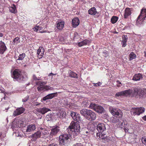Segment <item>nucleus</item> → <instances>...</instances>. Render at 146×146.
I'll use <instances>...</instances> for the list:
<instances>
[{
	"instance_id": "1",
	"label": "nucleus",
	"mask_w": 146,
	"mask_h": 146,
	"mask_svg": "<svg viewBox=\"0 0 146 146\" xmlns=\"http://www.w3.org/2000/svg\"><path fill=\"white\" fill-rule=\"evenodd\" d=\"M78 122L72 121L68 127V131L71 135H77L80 133V127Z\"/></svg>"
},
{
	"instance_id": "2",
	"label": "nucleus",
	"mask_w": 146,
	"mask_h": 146,
	"mask_svg": "<svg viewBox=\"0 0 146 146\" xmlns=\"http://www.w3.org/2000/svg\"><path fill=\"white\" fill-rule=\"evenodd\" d=\"M70 133H65L60 135L59 137V144L60 146H67L69 144L68 141Z\"/></svg>"
},
{
	"instance_id": "3",
	"label": "nucleus",
	"mask_w": 146,
	"mask_h": 146,
	"mask_svg": "<svg viewBox=\"0 0 146 146\" xmlns=\"http://www.w3.org/2000/svg\"><path fill=\"white\" fill-rule=\"evenodd\" d=\"M12 77L14 79L19 82L23 81L24 78L22 74L21 70L18 69H15L14 70Z\"/></svg>"
},
{
	"instance_id": "4",
	"label": "nucleus",
	"mask_w": 146,
	"mask_h": 146,
	"mask_svg": "<svg viewBox=\"0 0 146 146\" xmlns=\"http://www.w3.org/2000/svg\"><path fill=\"white\" fill-rule=\"evenodd\" d=\"M144 91L141 88H135L133 89V95L136 98H141L144 96L145 95Z\"/></svg>"
},
{
	"instance_id": "5",
	"label": "nucleus",
	"mask_w": 146,
	"mask_h": 146,
	"mask_svg": "<svg viewBox=\"0 0 146 146\" xmlns=\"http://www.w3.org/2000/svg\"><path fill=\"white\" fill-rule=\"evenodd\" d=\"M89 108L93 110L97 113H102L104 110V109L102 107L92 103H91L89 106Z\"/></svg>"
},
{
	"instance_id": "6",
	"label": "nucleus",
	"mask_w": 146,
	"mask_h": 146,
	"mask_svg": "<svg viewBox=\"0 0 146 146\" xmlns=\"http://www.w3.org/2000/svg\"><path fill=\"white\" fill-rule=\"evenodd\" d=\"M109 109L110 111L113 116L119 118H121L122 116V113L120 110L111 107H110Z\"/></svg>"
},
{
	"instance_id": "7",
	"label": "nucleus",
	"mask_w": 146,
	"mask_h": 146,
	"mask_svg": "<svg viewBox=\"0 0 146 146\" xmlns=\"http://www.w3.org/2000/svg\"><path fill=\"white\" fill-rule=\"evenodd\" d=\"M146 19V9L143 8L141 10L140 14L138 16L137 20V23L142 22L144 20Z\"/></svg>"
},
{
	"instance_id": "8",
	"label": "nucleus",
	"mask_w": 146,
	"mask_h": 146,
	"mask_svg": "<svg viewBox=\"0 0 146 146\" xmlns=\"http://www.w3.org/2000/svg\"><path fill=\"white\" fill-rule=\"evenodd\" d=\"M145 111V108L142 107L140 108H133L131 111V114L135 115H139Z\"/></svg>"
},
{
	"instance_id": "9",
	"label": "nucleus",
	"mask_w": 146,
	"mask_h": 146,
	"mask_svg": "<svg viewBox=\"0 0 146 146\" xmlns=\"http://www.w3.org/2000/svg\"><path fill=\"white\" fill-rule=\"evenodd\" d=\"M133 91L131 90H128L117 92L115 95V97H118L121 96H127L130 95L132 93Z\"/></svg>"
},
{
	"instance_id": "10",
	"label": "nucleus",
	"mask_w": 146,
	"mask_h": 146,
	"mask_svg": "<svg viewBox=\"0 0 146 146\" xmlns=\"http://www.w3.org/2000/svg\"><path fill=\"white\" fill-rule=\"evenodd\" d=\"M60 131V128L59 126H55L52 127L50 132V136H55Z\"/></svg>"
},
{
	"instance_id": "11",
	"label": "nucleus",
	"mask_w": 146,
	"mask_h": 146,
	"mask_svg": "<svg viewBox=\"0 0 146 146\" xmlns=\"http://www.w3.org/2000/svg\"><path fill=\"white\" fill-rule=\"evenodd\" d=\"M70 115L73 119L74 120L76 121V122H78L80 123L81 121V119L80 115L78 113L72 112L71 113Z\"/></svg>"
},
{
	"instance_id": "12",
	"label": "nucleus",
	"mask_w": 146,
	"mask_h": 146,
	"mask_svg": "<svg viewBox=\"0 0 146 146\" xmlns=\"http://www.w3.org/2000/svg\"><path fill=\"white\" fill-rule=\"evenodd\" d=\"M25 111V109L23 107L18 108L14 111L13 115L16 116L23 113Z\"/></svg>"
},
{
	"instance_id": "13",
	"label": "nucleus",
	"mask_w": 146,
	"mask_h": 146,
	"mask_svg": "<svg viewBox=\"0 0 146 146\" xmlns=\"http://www.w3.org/2000/svg\"><path fill=\"white\" fill-rule=\"evenodd\" d=\"M88 117L87 119L90 121L95 120L97 117L96 114L92 110Z\"/></svg>"
},
{
	"instance_id": "14",
	"label": "nucleus",
	"mask_w": 146,
	"mask_h": 146,
	"mask_svg": "<svg viewBox=\"0 0 146 146\" xmlns=\"http://www.w3.org/2000/svg\"><path fill=\"white\" fill-rule=\"evenodd\" d=\"M91 110L86 109H82L80 111V113L82 115L84 116L87 119Z\"/></svg>"
},
{
	"instance_id": "15",
	"label": "nucleus",
	"mask_w": 146,
	"mask_h": 146,
	"mask_svg": "<svg viewBox=\"0 0 146 146\" xmlns=\"http://www.w3.org/2000/svg\"><path fill=\"white\" fill-rule=\"evenodd\" d=\"M7 48L4 43L2 41H0V54H3L7 50Z\"/></svg>"
},
{
	"instance_id": "16",
	"label": "nucleus",
	"mask_w": 146,
	"mask_h": 146,
	"mask_svg": "<svg viewBox=\"0 0 146 146\" xmlns=\"http://www.w3.org/2000/svg\"><path fill=\"white\" fill-rule=\"evenodd\" d=\"M57 94H58L57 92L49 94L46 96L44 97L43 98V100L46 101L47 100L51 99L54 97L56 96Z\"/></svg>"
},
{
	"instance_id": "17",
	"label": "nucleus",
	"mask_w": 146,
	"mask_h": 146,
	"mask_svg": "<svg viewBox=\"0 0 146 146\" xmlns=\"http://www.w3.org/2000/svg\"><path fill=\"white\" fill-rule=\"evenodd\" d=\"M97 129L100 133L102 132L106 129L105 126L103 123H99L97 125Z\"/></svg>"
},
{
	"instance_id": "18",
	"label": "nucleus",
	"mask_w": 146,
	"mask_h": 146,
	"mask_svg": "<svg viewBox=\"0 0 146 146\" xmlns=\"http://www.w3.org/2000/svg\"><path fill=\"white\" fill-rule=\"evenodd\" d=\"M80 21L78 17H75L72 20V25L73 27L75 28L79 24Z\"/></svg>"
},
{
	"instance_id": "19",
	"label": "nucleus",
	"mask_w": 146,
	"mask_h": 146,
	"mask_svg": "<svg viewBox=\"0 0 146 146\" xmlns=\"http://www.w3.org/2000/svg\"><path fill=\"white\" fill-rule=\"evenodd\" d=\"M50 110L45 107L42 108H40L37 109V111L39 113L44 114L48 111H50Z\"/></svg>"
},
{
	"instance_id": "20",
	"label": "nucleus",
	"mask_w": 146,
	"mask_h": 146,
	"mask_svg": "<svg viewBox=\"0 0 146 146\" xmlns=\"http://www.w3.org/2000/svg\"><path fill=\"white\" fill-rule=\"evenodd\" d=\"M51 88L48 86H39L37 88V89L39 91H41L42 90H48L51 89Z\"/></svg>"
},
{
	"instance_id": "21",
	"label": "nucleus",
	"mask_w": 146,
	"mask_h": 146,
	"mask_svg": "<svg viewBox=\"0 0 146 146\" xmlns=\"http://www.w3.org/2000/svg\"><path fill=\"white\" fill-rule=\"evenodd\" d=\"M88 129L91 131H93L97 129V125L94 123H91L88 125Z\"/></svg>"
},
{
	"instance_id": "22",
	"label": "nucleus",
	"mask_w": 146,
	"mask_h": 146,
	"mask_svg": "<svg viewBox=\"0 0 146 146\" xmlns=\"http://www.w3.org/2000/svg\"><path fill=\"white\" fill-rule=\"evenodd\" d=\"M36 129V127L35 124L29 125L27 127L26 131L28 132L32 131Z\"/></svg>"
},
{
	"instance_id": "23",
	"label": "nucleus",
	"mask_w": 146,
	"mask_h": 146,
	"mask_svg": "<svg viewBox=\"0 0 146 146\" xmlns=\"http://www.w3.org/2000/svg\"><path fill=\"white\" fill-rule=\"evenodd\" d=\"M89 40L85 39L82 41L78 42L77 44L79 46L81 47L82 46L87 45L88 44H89Z\"/></svg>"
},
{
	"instance_id": "24",
	"label": "nucleus",
	"mask_w": 146,
	"mask_h": 146,
	"mask_svg": "<svg viewBox=\"0 0 146 146\" xmlns=\"http://www.w3.org/2000/svg\"><path fill=\"white\" fill-rule=\"evenodd\" d=\"M143 78L142 75L141 74H135L133 76L132 80H133L137 81Z\"/></svg>"
},
{
	"instance_id": "25",
	"label": "nucleus",
	"mask_w": 146,
	"mask_h": 146,
	"mask_svg": "<svg viewBox=\"0 0 146 146\" xmlns=\"http://www.w3.org/2000/svg\"><path fill=\"white\" fill-rule=\"evenodd\" d=\"M131 12L130 9L129 8H127L125 10V12L124 15V18L125 19L127 18L128 16L131 15Z\"/></svg>"
},
{
	"instance_id": "26",
	"label": "nucleus",
	"mask_w": 146,
	"mask_h": 146,
	"mask_svg": "<svg viewBox=\"0 0 146 146\" xmlns=\"http://www.w3.org/2000/svg\"><path fill=\"white\" fill-rule=\"evenodd\" d=\"M89 14L91 15H95L97 12L96 9L95 7H92L90 8L88 11Z\"/></svg>"
},
{
	"instance_id": "27",
	"label": "nucleus",
	"mask_w": 146,
	"mask_h": 146,
	"mask_svg": "<svg viewBox=\"0 0 146 146\" xmlns=\"http://www.w3.org/2000/svg\"><path fill=\"white\" fill-rule=\"evenodd\" d=\"M41 135L40 131H38L33 134L32 136L34 141L36 140L37 138L40 137Z\"/></svg>"
},
{
	"instance_id": "28",
	"label": "nucleus",
	"mask_w": 146,
	"mask_h": 146,
	"mask_svg": "<svg viewBox=\"0 0 146 146\" xmlns=\"http://www.w3.org/2000/svg\"><path fill=\"white\" fill-rule=\"evenodd\" d=\"M64 26V22L63 21H61L58 22L57 25V28L59 30H61L63 29Z\"/></svg>"
},
{
	"instance_id": "29",
	"label": "nucleus",
	"mask_w": 146,
	"mask_h": 146,
	"mask_svg": "<svg viewBox=\"0 0 146 146\" xmlns=\"http://www.w3.org/2000/svg\"><path fill=\"white\" fill-rule=\"evenodd\" d=\"M40 135H44L47 134L48 131L45 129H43L42 127L40 128Z\"/></svg>"
},
{
	"instance_id": "30",
	"label": "nucleus",
	"mask_w": 146,
	"mask_h": 146,
	"mask_svg": "<svg viewBox=\"0 0 146 146\" xmlns=\"http://www.w3.org/2000/svg\"><path fill=\"white\" fill-rule=\"evenodd\" d=\"M9 10L12 13H15L17 12L16 6L14 4H13L12 6L9 7Z\"/></svg>"
},
{
	"instance_id": "31",
	"label": "nucleus",
	"mask_w": 146,
	"mask_h": 146,
	"mask_svg": "<svg viewBox=\"0 0 146 146\" xmlns=\"http://www.w3.org/2000/svg\"><path fill=\"white\" fill-rule=\"evenodd\" d=\"M118 117L116 118H114L112 119V121L113 123H117L118 124L120 125L121 126H122L123 123H121L120 122L119 119Z\"/></svg>"
},
{
	"instance_id": "32",
	"label": "nucleus",
	"mask_w": 146,
	"mask_h": 146,
	"mask_svg": "<svg viewBox=\"0 0 146 146\" xmlns=\"http://www.w3.org/2000/svg\"><path fill=\"white\" fill-rule=\"evenodd\" d=\"M68 73L69 74V76L74 78H77L78 76H77V74L71 70H69Z\"/></svg>"
},
{
	"instance_id": "33",
	"label": "nucleus",
	"mask_w": 146,
	"mask_h": 146,
	"mask_svg": "<svg viewBox=\"0 0 146 146\" xmlns=\"http://www.w3.org/2000/svg\"><path fill=\"white\" fill-rule=\"evenodd\" d=\"M57 115L58 117L60 118H64L65 117V113L63 111H59L58 113H57Z\"/></svg>"
},
{
	"instance_id": "34",
	"label": "nucleus",
	"mask_w": 146,
	"mask_h": 146,
	"mask_svg": "<svg viewBox=\"0 0 146 146\" xmlns=\"http://www.w3.org/2000/svg\"><path fill=\"white\" fill-rule=\"evenodd\" d=\"M118 17L116 16H113L111 19V21L113 24L115 23L117 21Z\"/></svg>"
},
{
	"instance_id": "35",
	"label": "nucleus",
	"mask_w": 146,
	"mask_h": 146,
	"mask_svg": "<svg viewBox=\"0 0 146 146\" xmlns=\"http://www.w3.org/2000/svg\"><path fill=\"white\" fill-rule=\"evenodd\" d=\"M136 58V55L133 52H131L129 55V60H131Z\"/></svg>"
},
{
	"instance_id": "36",
	"label": "nucleus",
	"mask_w": 146,
	"mask_h": 146,
	"mask_svg": "<svg viewBox=\"0 0 146 146\" xmlns=\"http://www.w3.org/2000/svg\"><path fill=\"white\" fill-rule=\"evenodd\" d=\"M25 56V53H22L21 54L18 56V58L16 59L17 61L19 60H22Z\"/></svg>"
},
{
	"instance_id": "37",
	"label": "nucleus",
	"mask_w": 146,
	"mask_h": 146,
	"mask_svg": "<svg viewBox=\"0 0 146 146\" xmlns=\"http://www.w3.org/2000/svg\"><path fill=\"white\" fill-rule=\"evenodd\" d=\"M20 38L18 37H16L15 38L12 42L13 44H17L18 42H20Z\"/></svg>"
},
{
	"instance_id": "38",
	"label": "nucleus",
	"mask_w": 146,
	"mask_h": 146,
	"mask_svg": "<svg viewBox=\"0 0 146 146\" xmlns=\"http://www.w3.org/2000/svg\"><path fill=\"white\" fill-rule=\"evenodd\" d=\"M46 83V82H42V81H38L36 82V84L37 85L39 86H44V84H45Z\"/></svg>"
},
{
	"instance_id": "39",
	"label": "nucleus",
	"mask_w": 146,
	"mask_h": 146,
	"mask_svg": "<svg viewBox=\"0 0 146 146\" xmlns=\"http://www.w3.org/2000/svg\"><path fill=\"white\" fill-rule=\"evenodd\" d=\"M42 52H40L39 54L38 55V57L39 58H42V56H43L44 55V49H42Z\"/></svg>"
},
{
	"instance_id": "40",
	"label": "nucleus",
	"mask_w": 146,
	"mask_h": 146,
	"mask_svg": "<svg viewBox=\"0 0 146 146\" xmlns=\"http://www.w3.org/2000/svg\"><path fill=\"white\" fill-rule=\"evenodd\" d=\"M82 105L84 106V107H87L89 104L87 102L84 101L82 102Z\"/></svg>"
},
{
	"instance_id": "41",
	"label": "nucleus",
	"mask_w": 146,
	"mask_h": 146,
	"mask_svg": "<svg viewBox=\"0 0 146 146\" xmlns=\"http://www.w3.org/2000/svg\"><path fill=\"white\" fill-rule=\"evenodd\" d=\"M33 78L35 80H39L40 79L39 77H37L34 74L33 76Z\"/></svg>"
},
{
	"instance_id": "42",
	"label": "nucleus",
	"mask_w": 146,
	"mask_h": 146,
	"mask_svg": "<svg viewBox=\"0 0 146 146\" xmlns=\"http://www.w3.org/2000/svg\"><path fill=\"white\" fill-rule=\"evenodd\" d=\"M29 96L27 95L23 99L22 101L23 102H27L29 98Z\"/></svg>"
},
{
	"instance_id": "43",
	"label": "nucleus",
	"mask_w": 146,
	"mask_h": 146,
	"mask_svg": "<svg viewBox=\"0 0 146 146\" xmlns=\"http://www.w3.org/2000/svg\"><path fill=\"white\" fill-rule=\"evenodd\" d=\"M141 140L142 143L146 145V138L143 137L141 138Z\"/></svg>"
},
{
	"instance_id": "44",
	"label": "nucleus",
	"mask_w": 146,
	"mask_h": 146,
	"mask_svg": "<svg viewBox=\"0 0 146 146\" xmlns=\"http://www.w3.org/2000/svg\"><path fill=\"white\" fill-rule=\"evenodd\" d=\"M42 49H44L42 47H40L37 50V54L38 55L39 54L40 52H42Z\"/></svg>"
},
{
	"instance_id": "45",
	"label": "nucleus",
	"mask_w": 146,
	"mask_h": 146,
	"mask_svg": "<svg viewBox=\"0 0 146 146\" xmlns=\"http://www.w3.org/2000/svg\"><path fill=\"white\" fill-rule=\"evenodd\" d=\"M127 35H124L122 36V40H125L127 41Z\"/></svg>"
},
{
	"instance_id": "46",
	"label": "nucleus",
	"mask_w": 146,
	"mask_h": 146,
	"mask_svg": "<svg viewBox=\"0 0 146 146\" xmlns=\"http://www.w3.org/2000/svg\"><path fill=\"white\" fill-rule=\"evenodd\" d=\"M127 41H126L125 40H122V47H124L126 46V42Z\"/></svg>"
},
{
	"instance_id": "47",
	"label": "nucleus",
	"mask_w": 146,
	"mask_h": 146,
	"mask_svg": "<svg viewBox=\"0 0 146 146\" xmlns=\"http://www.w3.org/2000/svg\"><path fill=\"white\" fill-rule=\"evenodd\" d=\"M73 146H83L82 144L80 143H76Z\"/></svg>"
},
{
	"instance_id": "48",
	"label": "nucleus",
	"mask_w": 146,
	"mask_h": 146,
	"mask_svg": "<svg viewBox=\"0 0 146 146\" xmlns=\"http://www.w3.org/2000/svg\"><path fill=\"white\" fill-rule=\"evenodd\" d=\"M15 127V124L14 122H13L12 123V125L11 126V128L13 129H14Z\"/></svg>"
},
{
	"instance_id": "49",
	"label": "nucleus",
	"mask_w": 146,
	"mask_h": 146,
	"mask_svg": "<svg viewBox=\"0 0 146 146\" xmlns=\"http://www.w3.org/2000/svg\"><path fill=\"white\" fill-rule=\"evenodd\" d=\"M15 127V124L14 122H13L12 123V125L11 126V128L13 129H14Z\"/></svg>"
},
{
	"instance_id": "50",
	"label": "nucleus",
	"mask_w": 146,
	"mask_h": 146,
	"mask_svg": "<svg viewBox=\"0 0 146 146\" xmlns=\"http://www.w3.org/2000/svg\"><path fill=\"white\" fill-rule=\"evenodd\" d=\"M117 82L118 83V84H117V86L118 87L120 86H121L119 84H121V83L119 80L117 81Z\"/></svg>"
},
{
	"instance_id": "51",
	"label": "nucleus",
	"mask_w": 146,
	"mask_h": 146,
	"mask_svg": "<svg viewBox=\"0 0 146 146\" xmlns=\"http://www.w3.org/2000/svg\"><path fill=\"white\" fill-rule=\"evenodd\" d=\"M39 26H36L35 27V31H38L39 30Z\"/></svg>"
},
{
	"instance_id": "52",
	"label": "nucleus",
	"mask_w": 146,
	"mask_h": 146,
	"mask_svg": "<svg viewBox=\"0 0 146 146\" xmlns=\"http://www.w3.org/2000/svg\"><path fill=\"white\" fill-rule=\"evenodd\" d=\"M100 138H101L102 139H106V137H103L102 136V134L100 135Z\"/></svg>"
},
{
	"instance_id": "53",
	"label": "nucleus",
	"mask_w": 146,
	"mask_h": 146,
	"mask_svg": "<svg viewBox=\"0 0 146 146\" xmlns=\"http://www.w3.org/2000/svg\"><path fill=\"white\" fill-rule=\"evenodd\" d=\"M125 131V132H128V129L127 128L125 127H124V128L123 129Z\"/></svg>"
},
{
	"instance_id": "54",
	"label": "nucleus",
	"mask_w": 146,
	"mask_h": 146,
	"mask_svg": "<svg viewBox=\"0 0 146 146\" xmlns=\"http://www.w3.org/2000/svg\"><path fill=\"white\" fill-rule=\"evenodd\" d=\"M39 27V30H41L42 29L44 28L43 27H42L41 26H39V27Z\"/></svg>"
},
{
	"instance_id": "55",
	"label": "nucleus",
	"mask_w": 146,
	"mask_h": 146,
	"mask_svg": "<svg viewBox=\"0 0 146 146\" xmlns=\"http://www.w3.org/2000/svg\"><path fill=\"white\" fill-rule=\"evenodd\" d=\"M143 119L144 121H146V115L143 117Z\"/></svg>"
},
{
	"instance_id": "56",
	"label": "nucleus",
	"mask_w": 146,
	"mask_h": 146,
	"mask_svg": "<svg viewBox=\"0 0 146 146\" xmlns=\"http://www.w3.org/2000/svg\"><path fill=\"white\" fill-rule=\"evenodd\" d=\"M143 119L144 121H146V115L143 117Z\"/></svg>"
},
{
	"instance_id": "57",
	"label": "nucleus",
	"mask_w": 146,
	"mask_h": 146,
	"mask_svg": "<svg viewBox=\"0 0 146 146\" xmlns=\"http://www.w3.org/2000/svg\"><path fill=\"white\" fill-rule=\"evenodd\" d=\"M0 90L1 91V93H3L4 92V90H3V89H1Z\"/></svg>"
},
{
	"instance_id": "58",
	"label": "nucleus",
	"mask_w": 146,
	"mask_h": 146,
	"mask_svg": "<svg viewBox=\"0 0 146 146\" xmlns=\"http://www.w3.org/2000/svg\"><path fill=\"white\" fill-rule=\"evenodd\" d=\"M3 36V34L2 33H0V37H2Z\"/></svg>"
},
{
	"instance_id": "59",
	"label": "nucleus",
	"mask_w": 146,
	"mask_h": 146,
	"mask_svg": "<svg viewBox=\"0 0 146 146\" xmlns=\"http://www.w3.org/2000/svg\"><path fill=\"white\" fill-rule=\"evenodd\" d=\"M46 31H40V33H45V32H46Z\"/></svg>"
},
{
	"instance_id": "60",
	"label": "nucleus",
	"mask_w": 146,
	"mask_h": 146,
	"mask_svg": "<svg viewBox=\"0 0 146 146\" xmlns=\"http://www.w3.org/2000/svg\"><path fill=\"white\" fill-rule=\"evenodd\" d=\"M97 83L98 84V85H99V86L101 85L102 84V83L100 82H98Z\"/></svg>"
},
{
	"instance_id": "61",
	"label": "nucleus",
	"mask_w": 146,
	"mask_h": 146,
	"mask_svg": "<svg viewBox=\"0 0 146 146\" xmlns=\"http://www.w3.org/2000/svg\"><path fill=\"white\" fill-rule=\"evenodd\" d=\"M98 85V83L95 84L94 85V86H99V85Z\"/></svg>"
},
{
	"instance_id": "62",
	"label": "nucleus",
	"mask_w": 146,
	"mask_h": 146,
	"mask_svg": "<svg viewBox=\"0 0 146 146\" xmlns=\"http://www.w3.org/2000/svg\"><path fill=\"white\" fill-rule=\"evenodd\" d=\"M51 74L53 75H56V74H53V73H50V74H49V76H50V75H51Z\"/></svg>"
},
{
	"instance_id": "63",
	"label": "nucleus",
	"mask_w": 146,
	"mask_h": 146,
	"mask_svg": "<svg viewBox=\"0 0 146 146\" xmlns=\"http://www.w3.org/2000/svg\"><path fill=\"white\" fill-rule=\"evenodd\" d=\"M104 53L105 54V55H106V56H107L106 55H107V53L106 52H104Z\"/></svg>"
},
{
	"instance_id": "64",
	"label": "nucleus",
	"mask_w": 146,
	"mask_h": 146,
	"mask_svg": "<svg viewBox=\"0 0 146 146\" xmlns=\"http://www.w3.org/2000/svg\"><path fill=\"white\" fill-rule=\"evenodd\" d=\"M144 53H145V57H146V52L145 51Z\"/></svg>"
}]
</instances>
